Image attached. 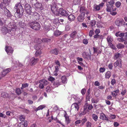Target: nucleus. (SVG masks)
<instances>
[{
	"instance_id": "obj_1",
	"label": "nucleus",
	"mask_w": 127,
	"mask_h": 127,
	"mask_svg": "<svg viewBox=\"0 0 127 127\" xmlns=\"http://www.w3.org/2000/svg\"><path fill=\"white\" fill-rule=\"evenodd\" d=\"M4 16L3 15L1 16V14L0 13V27L1 29L2 33L3 34H6L7 33H10L12 31H15L17 28L15 24L13 22L10 23L7 27L3 26L4 23H6L7 19H11L7 18H4Z\"/></svg>"
},
{
	"instance_id": "obj_2",
	"label": "nucleus",
	"mask_w": 127,
	"mask_h": 127,
	"mask_svg": "<svg viewBox=\"0 0 127 127\" xmlns=\"http://www.w3.org/2000/svg\"><path fill=\"white\" fill-rule=\"evenodd\" d=\"M36 40V43H37L38 44L35 45L34 48L36 50L35 53V56H38L41 53V50H40L41 47L39 44L42 42H49L50 41V39H49L44 38L42 40L40 38H37Z\"/></svg>"
},
{
	"instance_id": "obj_3",
	"label": "nucleus",
	"mask_w": 127,
	"mask_h": 127,
	"mask_svg": "<svg viewBox=\"0 0 127 127\" xmlns=\"http://www.w3.org/2000/svg\"><path fill=\"white\" fill-rule=\"evenodd\" d=\"M14 8V11L16 12L15 14V17L17 18L21 17L22 16L21 13L23 12V8L21 4L19 3H17Z\"/></svg>"
},
{
	"instance_id": "obj_4",
	"label": "nucleus",
	"mask_w": 127,
	"mask_h": 127,
	"mask_svg": "<svg viewBox=\"0 0 127 127\" xmlns=\"http://www.w3.org/2000/svg\"><path fill=\"white\" fill-rule=\"evenodd\" d=\"M5 4L3 2H2L0 4V6L1 8L2 9L4 8V14L3 15L4 16V18L5 17L6 18L7 17H11L12 16V15L11 14L10 11L8 9H7L5 8Z\"/></svg>"
},
{
	"instance_id": "obj_5",
	"label": "nucleus",
	"mask_w": 127,
	"mask_h": 127,
	"mask_svg": "<svg viewBox=\"0 0 127 127\" xmlns=\"http://www.w3.org/2000/svg\"><path fill=\"white\" fill-rule=\"evenodd\" d=\"M29 25L31 28L35 30H38L40 29V25L36 21H33L29 22Z\"/></svg>"
},
{
	"instance_id": "obj_6",
	"label": "nucleus",
	"mask_w": 127,
	"mask_h": 127,
	"mask_svg": "<svg viewBox=\"0 0 127 127\" xmlns=\"http://www.w3.org/2000/svg\"><path fill=\"white\" fill-rule=\"evenodd\" d=\"M51 10L54 15L56 16L59 15V9L57 7L56 3H53L51 6Z\"/></svg>"
},
{
	"instance_id": "obj_7",
	"label": "nucleus",
	"mask_w": 127,
	"mask_h": 127,
	"mask_svg": "<svg viewBox=\"0 0 127 127\" xmlns=\"http://www.w3.org/2000/svg\"><path fill=\"white\" fill-rule=\"evenodd\" d=\"M107 40L109 47L113 49H116V48L115 46L111 43L113 40L112 37L110 36H108L107 37Z\"/></svg>"
},
{
	"instance_id": "obj_8",
	"label": "nucleus",
	"mask_w": 127,
	"mask_h": 127,
	"mask_svg": "<svg viewBox=\"0 0 127 127\" xmlns=\"http://www.w3.org/2000/svg\"><path fill=\"white\" fill-rule=\"evenodd\" d=\"M33 7L37 11L41 10L43 9L42 4L40 3L37 2L34 4Z\"/></svg>"
},
{
	"instance_id": "obj_9",
	"label": "nucleus",
	"mask_w": 127,
	"mask_h": 127,
	"mask_svg": "<svg viewBox=\"0 0 127 127\" xmlns=\"http://www.w3.org/2000/svg\"><path fill=\"white\" fill-rule=\"evenodd\" d=\"M25 8L27 13L29 14H31L32 12V8L31 6L29 4H26L25 6Z\"/></svg>"
},
{
	"instance_id": "obj_10",
	"label": "nucleus",
	"mask_w": 127,
	"mask_h": 127,
	"mask_svg": "<svg viewBox=\"0 0 127 127\" xmlns=\"http://www.w3.org/2000/svg\"><path fill=\"white\" fill-rule=\"evenodd\" d=\"M115 23L117 26H120L125 25V23L123 19H121L116 20L115 22Z\"/></svg>"
},
{
	"instance_id": "obj_11",
	"label": "nucleus",
	"mask_w": 127,
	"mask_h": 127,
	"mask_svg": "<svg viewBox=\"0 0 127 127\" xmlns=\"http://www.w3.org/2000/svg\"><path fill=\"white\" fill-rule=\"evenodd\" d=\"M59 15L60 14L62 15L65 16H67L68 14L66 10L61 8L59 9Z\"/></svg>"
},
{
	"instance_id": "obj_12",
	"label": "nucleus",
	"mask_w": 127,
	"mask_h": 127,
	"mask_svg": "<svg viewBox=\"0 0 127 127\" xmlns=\"http://www.w3.org/2000/svg\"><path fill=\"white\" fill-rule=\"evenodd\" d=\"M5 51L8 54L12 53L13 52V50L12 48L9 46H6L5 49Z\"/></svg>"
},
{
	"instance_id": "obj_13",
	"label": "nucleus",
	"mask_w": 127,
	"mask_h": 127,
	"mask_svg": "<svg viewBox=\"0 0 127 127\" xmlns=\"http://www.w3.org/2000/svg\"><path fill=\"white\" fill-rule=\"evenodd\" d=\"M11 70L10 69L8 68L3 69L1 72L2 76H4L7 73H9Z\"/></svg>"
},
{
	"instance_id": "obj_14",
	"label": "nucleus",
	"mask_w": 127,
	"mask_h": 127,
	"mask_svg": "<svg viewBox=\"0 0 127 127\" xmlns=\"http://www.w3.org/2000/svg\"><path fill=\"white\" fill-rule=\"evenodd\" d=\"M32 17L35 20H37L39 19V15L37 12H35L33 13Z\"/></svg>"
},
{
	"instance_id": "obj_15",
	"label": "nucleus",
	"mask_w": 127,
	"mask_h": 127,
	"mask_svg": "<svg viewBox=\"0 0 127 127\" xmlns=\"http://www.w3.org/2000/svg\"><path fill=\"white\" fill-rule=\"evenodd\" d=\"M114 65L115 67H117L118 66L120 67H121L122 66V64L121 62V59L119 60H117L114 63Z\"/></svg>"
},
{
	"instance_id": "obj_16",
	"label": "nucleus",
	"mask_w": 127,
	"mask_h": 127,
	"mask_svg": "<svg viewBox=\"0 0 127 127\" xmlns=\"http://www.w3.org/2000/svg\"><path fill=\"white\" fill-rule=\"evenodd\" d=\"M38 61V59L35 58L34 57H33L31 59V65H35L37 63Z\"/></svg>"
},
{
	"instance_id": "obj_17",
	"label": "nucleus",
	"mask_w": 127,
	"mask_h": 127,
	"mask_svg": "<svg viewBox=\"0 0 127 127\" xmlns=\"http://www.w3.org/2000/svg\"><path fill=\"white\" fill-rule=\"evenodd\" d=\"M85 15L84 13L81 14L78 17V20L79 22H82L83 21L84 19V16Z\"/></svg>"
},
{
	"instance_id": "obj_18",
	"label": "nucleus",
	"mask_w": 127,
	"mask_h": 127,
	"mask_svg": "<svg viewBox=\"0 0 127 127\" xmlns=\"http://www.w3.org/2000/svg\"><path fill=\"white\" fill-rule=\"evenodd\" d=\"M100 118L103 120H108V117H106L105 115L103 113H102L100 114Z\"/></svg>"
},
{
	"instance_id": "obj_19",
	"label": "nucleus",
	"mask_w": 127,
	"mask_h": 127,
	"mask_svg": "<svg viewBox=\"0 0 127 127\" xmlns=\"http://www.w3.org/2000/svg\"><path fill=\"white\" fill-rule=\"evenodd\" d=\"M61 84V82L59 80H57L55 81L53 85L54 86V87H58Z\"/></svg>"
},
{
	"instance_id": "obj_20",
	"label": "nucleus",
	"mask_w": 127,
	"mask_h": 127,
	"mask_svg": "<svg viewBox=\"0 0 127 127\" xmlns=\"http://www.w3.org/2000/svg\"><path fill=\"white\" fill-rule=\"evenodd\" d=\"M46 106L45 105H40L37 108H35L34 109L35 110L37 111L38 110L42 109L43 108H45Z\"/></svg>"
},
{
	"instance_id": "obj_21",
	"label": "nucleus",
	"mask_w": 127,
	"mask_h": 127,
	"mask_svg": "<svg viewBox=\"0 0 127 127\" xmlns=\"http://www.w3.org/2000/svg\"><path fill=\"white\" fill-rule=\"evenodd\" d=\"M75 19V16L72 14L70 15L68 17V20L71 22L74 21Z\"/></svg>"
},
{
	"instance_id": "obj_22",
	"label": "nucleus",
	"mask_w": 127,
	"mask_h": 127,
	"mask_svg": "<svg viewBox=\"0 0 127 127\" xmlns=\"http://www.w3.org/2000/svg\"><path fill=\"white\" fill-rule=\"evenodd\" d=\"M111 73L109 71L107 72L105 74V78L106 79H109L111 75Z\"/></svg>"
},
{
	"instance_id": "obj_23",
	"label": "nucleus",
	"mask_w": 127,
	"mask_h": 127,
	"mask_svg": "<svg viewBox=\"0 0 127 127\" xmlns=\"http://www.w3.org/2000/svg\"><path fill=\"white\" fill-rule=\"evenodd\" d=\"M62 82L64 84H65L67 82V79L66 77L65 76H62L61 77Z\"/></svg>"
},
{
	"instance_id": "obj_24",
	"label": "nucleus",
	"mask_w": 127,
	"mask_h": 127,
	"mask_svg": "<svg viewBox=\"0 0 127 127\" xmlns=\"http://www.w3.org/2000/svg\"><path fill=\"white\" fill-rule=\"evenodd\" d=\"M39 83H42L44 85H46L49 84V82L46 80L45 79L40 80Z\"/></svg>"
},
{
	"instance_id": "obj_25",
	"label": "nucleus",
	"mask_w": 127,
	"mask_h": 127,
	"mask_svg": "<svg viewBox=\"0 0 127 127\" xmlns=\"http://www.w3.org/2000/svg\"><path fill=\"white\" fill-rule=\"evenodd\" d=\"M121 56V54L119 53H115L113 57V59L114 60H116L119 58Z\"/></svg>"
},
{
	"instance_id": "obj_26",
	"label": "nucleus",
	"mask_w": 127,
	"mask_h": 127,
	"mask_svg": "<svg viewBox=\"0 0 127 127\" xmlns=\"http://www.w3.org/2000/svg\"><path fill=\"white\" fill-rule=\"evenodd\" d=\"M100 9V8L98 5L95 4L94 5V10L95 11L99 10Z\"/></svg>"
},
{
	"instance_id": "obj_27",
	"label": "nucleus",
	"mask_w": 127,
	"mask_h": 127,
	"mask_svg": "<svg viewBox=\"0 0 127 127\" xmlns=\"http://www.w3.org/2000/svg\"><path fill=\"white\" fill-rule=\"evenodd\" d=\"M86 11V10L85 8L84 7H80V12L81 14H82V13H84V15H85V13Z\"/></svg>"
},
{
	"instance_id": "obj_28",
	"label": "nucleus",
	"mask_w": 127,
	"mask_h": 127,
	"mask_svg": "<svg viewBox=\"0 0 127 127\" xmlns=\"http://www.w3.org/2000/svg\"><path fill=\"white\" fill-rule=\"evenodd\" d=\"M116 46L118 49H121L124 48L125 46L123 44L119 43Z\"/></svg>"
},
{
	"instance_id": "obj_29",
	"label": "nucleus",
	"mask_w": 127,
	"mask_h": 127,
	"mask_svg": "<svg viewBox=\"0 0 127 127\" xmlns=\"http://www.w3.org/2000/svg\"><path fill=\"white\" fill-rule=\"evenodd\" d=\"M14 64L15 65V67H18V66H21L22 65L18 61H15V62H14Z\"/></svg>"
},
{
	"instance_id": "obj_30",
	"label": "nucleus",
	"mask_w": 127,
	"mask_h": 127,
	"mask_svg": "<svg viewBox=\"0 0 127 127\" xmlns=\"http://www.w3.org/2000/svg\"><path fill=\"white\" fill-rule=\"evenodd\" d=\"M124 33H120V32H118L116 33L115 35L117 37L119 36L122 37L124 36Z\"/></svg>"
},
{
	"instance_id": "obj_31",
	"label": "nucleus",
	"mask_w": 127,
	"mask_h": 127,
	"mask_svg": "<svg viewBox=\"0 0 127 127\" xmlns=\"http://www.w3.org/2000/svg\"><path fill=\"white\" fill-rule=\"evenodd\" d=\"M58 50L56 49H55L53 50H52L50 52L51 53L56 55H57L58 54Z\"/></svg>"
},
{
	"instance_id": "obj_32",
	"label": "nucleus",
	"mask_w": 127,
	"mask_h": 127,
	"mask_svg": "<svg viewBox=\"0 0 127 127\" xmlns=\"http://www.w3.org/2000/svg\"><path fill=\"white\" fill-rule=\"evenodd\" d=\"M72 106H74L77 111H78L79 109V105L77 103H73L72 104Z\"/></svg>"
},
{
	"instance_id": "obj_33",
	"label": "nucleus",
	"mask_w": 127,
	"mask_h": 127,
	"mask_svg": "<svg viewBox=\"0 0 127 127\" xmlns=\"http://www.w3.org/2000/svg\"><path fill=\"white\" fill-rule=\"evenodd\" d=\"M92 117L93 119L95 121H96L97 120L98 117L96 115L93 114L92 115Z\"/></svg>"
},
{
	"instance_id": "obj_34",
	"label": "nucleus",
	"mask_w": 127,
	"mask_h": 127,
	"mask_svg": "<svg viewBox=\"0 0 127 127\" xmlns=\"http://www.w3.org/2000/svg\"><path fill=\"white\" fill-rule=\"evenodd\" d=\"M77 33V32L76 31H75L70 34V36L71 37L73 38H75V37Z\"/></svg>"
},
{
	"instance_id": "obj_35",
	"label": "nucleus",
	"mask_w": 127,
	"mask_h": 127,
	"mask_svg": "<svg viewBox=\"0 0 127 127\" xmlns=\"http://www.w3.org/2000/svg\"><path fill=\"white\" fill-rule=\"evenodd\" d=\"M111 6L107 4V8H106V11L108 12H111Z\"/></svg>"
},
{
	"instance_id": "obj_36",
	"label": "nucleus",
	"mask_w": 127,
	"mask_h": 127,
	"mask_svg": "<svg viewBox=\"0 0 127 127\" xmlns=\"http://www.w3.org/2000/svg\"><path fill=\"white\" fill-rule=\"evenodd\" d=\"M61 34V32L58 30H57L54 32V34L55 36H57L60 35Z\"/></svg>"
},
{
	"instance_id": "obj_37",
	"label": "nucleus",
	"mask_w": 127,
	"mask_h": 127,
	"mask_svg": "<svg viewBox=\"0 0 127 127\" xmlns=\"http://www.w3.org/2000/svg\"><path fill=\"white\" fill-rule=\"evenodd\" d=\"M19 25L21 27L24 28L26 26V24L24 22H22L21 21L19 22Z\"/></svg>"
},
{
	"instance_id": "obj_38",
	"label": "nucleus",
	"mask_w": 127,
	"mask_h": 127,
	"mask_svg": "<svg viewBox=\"0 0 127 127\" xmlns=\"http://www.w3.org/2000/svg\"><path fill=\"white\" fill-rule=\"evenodd\" d=\"M28 85L29 84L27 83L23 84L22 87L21 88V89L23 90V88L27 87Z\"/></svg>"
},
{
	"instance_id": "obj_39",
	"label": "nucleus",
	"mask_w": 127,
	"mask_h": 127,
	"mask_svg": "<svg viewBox=\"0 0 127 127\" xmlns=\"http://www.w3.org/2000/svg\"><path fill=\"white\" fill-rule=\"evenodd\" d=\"M96 24V22L95 20H93L91 21L90 23V24L93 27L95 26Z\"/></svg>"
},
{
	"instance_id": "obj_40",
	"label": "nucleus",
	"mask_w": 127,
	"mask_h": 127,
	"mask_svg": "<svg viewBox=\"0 0 127 127\" xmlns=\"http://www.w3.org/2000/svg\"><path fill=\"white\" fill-rule=\"evenodd\" d=\"M59 21L61 22H64V20L63 19H60V20H59L58 19H56L54 20V22H55V23H57L59 22Z\"/></svg>"
},
{
	"instance_id": "obj_41",
	"label": "nucleus",
	"mask_w": 127,
	"mask_h": 127,
	"mask_svg": "<svg viewBox=\"0 0 127 127\" xmlns=\"http://www.w3.org/2000/svg\"><path fill=\"white\" fill-rule=\"evenodd\" d=\"M16 92L18 95L20 94L21 93V91L19 88H17L16 89Z\"/></svg>"
},
{
	"instance_id": "obj_42",
	"label": "nucleus",
	"mask_w": 127,
	"mask_h": 127,
	"mask_svg": "<svg viewBox=\"0 0 127 127\" xmlns=\"http://www.w3.org/2000/svg\"><path fill=\"white\" fill-rule=\"evenodd\" d=\"M121 4V3L119 1H117L115 3V6L117 8L119 7Z\"/></svg>"
},
{
	"instance_id": "obj_43",
	"label": "nucleus",
	"mask_w": 127,
	"mask_h": 127,
	"mask_svg": "<svg viewBox=\"0 0 127 127\" xmlns=\"http://www.w3.org/2000/svg\"><path fill=\"white\" fill-rule=\"evenodd\" d=\"M75 101H76L78 102L79 103L82 100L80 99L79 97L77 95Z\"/></svg>"
},
{
	"instance_id": "obj_44",
	"label": "nucleus",
	"mask_w": 127,
	"mask_h": 127,
	"mask_svg": "<svg viewBox=\"0 0 127 127\" xmlns=\"http://www.w3.org/2000/svg\"><path fill=\"white\" fill-rule=\"evenodd\" d=\"M92 123L88 121L86 123V127H91Z\"/></svg>"
},
{
	"instance_id": "obj_45",
	"label": "nucleus",
	"mask_w": 127,
	"mask_h": 127,
	"mask_svg": "<svg viewBox=\"0 0 127 127\" xmlns=\"http://www.w3.org/2000/svg\"><path fill=\"white\" fill-rule=\"evenodd\" d=\"M48 79L49 81L51 82H52L55 80V78L51 76H49Z\"/></svg>"
},
{
	"instance_id": "obj_46",
	"label": "nucleus",
	"mask_w": 127,
	"mask_h": 127,
	"mask_svg": "<svg viewBox=\"0 0 127 127\" xmlns=\"http://www.w3.org/2000/svg\"><path fill=\"white\" fill-rule=\"evenodd\" d=\"M86 92V90L85 88L82 89L81 91V93L82 95H84Z\"/></svg>"
},
{
	"instance_id": "obj_47",
	"label": "nucleus",
	"mask_w": 127,
	"mask_h": 127,
	"mask_svg": "<svg viewBox=\"0 0 127 127\" xmlns=\"http://www.w3.org/2000/svg\"><path fill=\"white\" fill-rule=\"evenodd\" d=\"M82 122V120H78L76 121L75 122V125L77 126L78 124H80Z\"/></svg>"
},
{
	"instance_id": "obj_48",
	"label": "nucleus",
	"mask_w": 127,
	"mask_h": 127,
	"mask_svg": "<svg viewBox=\"0 0 127 127\" xmlns=\"http://www.w3.org/2000/svg\"><path fill=\"white\" fill-rule=\"evenodd\" d=\"M105 69L104 67H100L99 69V71L101 73H103L105 71Z\"/></svg>"
},
{
	"instance_id": "obj_49",
	"label": "nucleus",
	"mask_w": 127,
	"mask_h": 127,
	"mask_svg": "<svg viewBox=\"0 0 127 127\" xmlns=\"http://www.w3.org/2000/svg\"><path fill=\"white\" fill-rule=\"evenodd\" d=\"M90 95L89 94H86V99L87 101H90Z\"/></svg>"
},
{
	"instance_id": "obj_50",
	"label": "nucleus",
	"mask_w": 127,
	"mask_h": 127,
	"mask_svg": "<svg viewBox=\"0 0 127 127\" xmlns=\"http://www.w3.org/2000/svg\"><path fill=\"white\" fill-rule=\"evenodd\" d=\"M92 102V103H97L98 101V100H95L94 98H92L91 100Z\"/></svg>"
},
{
	"instance_id": "obj_51",
	"label": "nucleus",
	"mask_w": 127,
	"mask_h": 127,
	"mask_svg": "<svg viewBox=\"0 0 127 127\" xmlns=\"http://www.w3.org/2000/svg\"><path fill=\"white\" fill-rule=\"evenodd\" d=\"M115 1L113 0H111L109 2V5L111 6H113V5Z\"/></svg>"
},
{
	"instance_id": "obj_52",
	"label": "nucleus",
	"mask_w": 127,
	"mask_h": 127,
	"mask_svg": "<svg viewBox=\"0 0 127 127\" xmlns=\"http://www.w3.org/2000/svg\"><path fill=\"white\" fill-rule=\"evenodd\" d=\"M51 89L50 87L49 86H48L46 88V91L47 92H49L51 91Z\"/></svg>"
},
{
	"instance_id": "obj_53",
	"label": "nucleus",
	"mask_w": 127,
	"mask_h": 127,
	"mask_svg": "<svg viewBox=\"0 0 127 127\" xmlns=\"http://www.w3.org/2000/svg\"><path fill=\"white\" fill-rule=\"evenodd\" d=\"M94 33V31L93 30H91L89 32V36L90 37H91L92 36V35Z\"/></svg>"
},
{
	"instance_id": "obj_54",
	"label": "nucleus",
	"mask_w": 127,
	"mask_h": 127,
	"mask_svg": "<svg viewBox=\"0 0 127 127\" xmlns=\"http://www.w3.org/2000/svg\"><path fill=\"white\" fill-rule=\"evenodd\" d=\"M7 94L5 92L2 93L1 94V97H5L7 96Z\"/></svg>"
},
{
	"instance_id": "obj_55",
	"label": "nucleus",
	"mask_w": 127,
	"mask_h": 127,
	"mask_svg": "<svg viewBox=\"0 0 127 127\" xmlns=\"http://www.w3.org/2000/svg\"><path fill=\"white\" fill-rule=\"evenodd\" d=\"M66 122L68 124L69 123L70 120L69 119V117L65 118Z\"/></svg>"
},
{
	"instance_id": "obj_56",
	"label": "nucleus",
	"mask_w": 127,
	"mask_h": 127,
	"mask_svg": "<svg viewBox=\"0 0 127 127\" xmlns=\"http://www.w3.org/2000/svg\"><path fill=\"white\" fill-rule=\"evenodd\" d=\"M88 108L89 110H91L93 108V106L91 104H90L88 105Z\"/></svg>"
},
{
	"instance_id": "obj_57",
	"label": "nucleus",
	"mask_w": 127,
	"mask_h": 127,
	"mask_svg": "<svg viewBox=\"0 0 127 127\" xmlns=\"http://www.w3.org/2000/svg\"><path fill=\"white\" fill-rule=\"evenodd\" d=\"M113 67L112 63L109 64L108 65V67L110 69H112Z\"/></svg>"
},
{
	"instance_id": "obj_58",
	"label": "nucleus",
	"mask_w": 127,
	"mask_h": 127,
	"mask_svg": "<svg viewBox=\"0 0 127 127\" xmlns=\"http://www.w3.org/2000/svg\"><path fill=\"white\" fill-rule=\"evenodd\" d=\"M70 28L69 25H66L65 27V30L66 31H68L70 29Z\"/></svg>"
},
{
	"instance_id": "obj_59",
	"label": "nucleus",
	"mask_w": 127,
	"mask_h": 127,
	"mask_svg": "<svg viewBox=\"0 0 127 127\" xmlns=\"http://www.w3.org/2000/svg\"><path fill=\"white\" fill-rule=\"evenodd\" d=\"M25 119V118L23 115L21 116L20 117V121H23Z\"/></svg>"
},
{
	"instance_id": "obj_60",
	"label": "nucleus",
	"mask_w": 127,
	"mask_h": 127,
	"mask_svg": "<svg viewBox=\"0 0 127 127\" xmlns=\"http://www.w3.org/2000/svg\"><path fill=\"white\" fill-rule=\"evenodd\" d=\"M95 32L96 34H98L100 33V30L99 29H96L95 30Z\"/></svg>"
},
{
	"instance_id": "obj_61",
	"label": "nucleus",
	"mask_w": 127,
	"mask_h": 127,
	"mask_svg": "<svg viewBox=\"0 0 127 127\" xmlns=\"http://www.w3.org/2000/svg\"><path fill=\"white\" fill-rule=\"evenodd\" d=\"M40 84H39V87L41 89H42L44 87V85L42 83H40Z\"/></svg>"
},
{
	"instance_id": "obj_62",
	"label": "nucleus",
	"mask_w": 127,
	"mask_h": 127,
	"mask_svg": "<svg viewBox=\"0 0 127 127\" xmlns=\"http://www.w3.org/2000/svg\"><path fill=\"white\" fill-rule=\"evenodd\" d=\"M115 83L116 81L115 79H112L111 82V84L112 85H114V84H115Z\"/></svg>"
},
{
	"instance_id": "obj_63",
	"label": "nucleus",
	"mask_w": 127,
	"mask_h": 127,
	"mask_svg": "<svg viewBox=\"0 0 127 127\" xmlns=\"http://www.w3.org/2000/svg\"><path fill=\"white\" fill-rule=\"evenodd\" d=\"M83 43L84 44H87L88 43V40L87 39H84L83 40Z\"/></svg>"
},
{
	"instance_id": "obj_64",
	"label": "nucleus",
	"mask_w": 127,
	"mask_h": 127,
	"mask_svg": "<svg viewBox=\"0 0 127 127\" xmlns=\"http://www.w3.org/2000/svg\"><path fill=\"white\" fill-rule=\"evenodd\" d=\"M127 92V91L126 90H124L122 91L121 93V94L122 95H125V94Z\"/></svg>"
}]
</instances>
